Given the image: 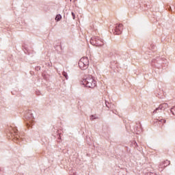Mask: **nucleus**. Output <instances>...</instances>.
<instances>
[{"instance_id": "obj_6", "label": "nucleus", "mask_w": 175, "mask_h": 175, "mask_svg": "<svg viewBox=\"0 0 175 175\" xmlns=\"http://www.w3.org/2000/svg\"><path fill=\"white\" fill-rule=\"evenodd\" d=\"M61 18H62V16H61V14H57L55 17L56 21H61Z\"/></svg>"}, {"instance_id": "obj_7", "label": "nucleus", "mask_w": 175, "mask_h": 175, "mask_svg": "<svg viewBox=\"0 0 175 175\" xmlns=\"http://www.w3.org/2000/svg\"><path fill=\"white\" fill-rule=\"evenodd\" d=\"M62 75H63V76L65 77L66 79L68 80V73H66V72L64 71Z\"/></svg>"}, {"instance_id": "obj_3", "label": "nucleus", "mask_w": 175, "mask_h": 175, "mask_svg": "<svg viewBox=\"0 0 175 175\" xmlns=\"http://www.w3.org/2000/svg\"><path fill=\"white\" fill-rule=\"evenodd\" d=\"M88 65H90V61L88 60V57H82L81 58L79 62V66L80 69L82 70H85L88 68Z\"/></svg>"}, {"instance_id": "obj_9", "label": "nucleus", "mask_w": 175, "mask_h": 175, "mask_svg": "<svg viewBox=\"0 0 175 175\" xmlns=\"http://www.w3.org/2000/svg\"><path fill=\"white\" fill-rule=\"evenodd\" d=\"M72 16L73 17V20H75V18L76 17V16L75 15L74 12H72Z\"/></svg>"}, {"instance_id": "obj_5", "label": "nucleus", "mask_w": 175, "mask_h": 175, "mask_svg": "<svg viewBox=\"0 0 175 175\" xmlns=\"http://www.w3.org/2000/svg\"><path fill=\"white\" fill-rule=\"evenodd\" d=\"M122 33V25L119 24L116 27L115 33L116 35H121Z\"/></svg>"}, {"instance_id": "obj_1", "label": "nucleus", "mask_w": 175, "mask_h": 175, "mask_svg": "<svg viewBox=\"0 0 175 175\" xmlns=\"http://www.w3.org/2000/svg\"><path fill=\"white\" fill-rule=\"evenodd\" d=\"M81 82L83 85L88 87V88H95L96 87V81H95V79L92 75H88Z\"/></svg>"}, {"instance_id": "obj_4", "label": "nucleus", "mask_w": 175, "mask_h": 175, "mask_svg": "<svg viewBox=\"0 0 175 175\" xmlns=\"http://www.w3.org/2000/svg\"><path fill=\"white\" fill-rule=\"evenodd\" d=\"M167 107V104H166V103L161 104L159 106V107L156 108L153 111V114H157L158 113H161V111H162V110H163L164 109H166Z\"/></svg>"}, {"instance_id": "obj_8", "label": "nucleus", "mask_w": 175, "mask_h": 175, "mask_svg": "<svg viewBox=\"0 0 175 175\" xmlns=\"http://www.w3.org/2000/svg\"><path fill=\"white\" fill-rule=\"evenodd\" d=\"M96 118H98L95 117L94 115H92V116H90V120H95V119H96Z\"/></svg>"}, {"instance_id": "obj_2", "label": "nucleus", "mask_w": 175, "mask_h": 175, "mask_svg": "<svg viewBox=\"0 0 175 175\" xmlns=\"http://www.w3.org/2000/svg\"><path fill=\"white\" fill-rule=\"evenodd\" d=\"M90 43L97 47H102L105 44V40L99 37H93L90 40Z\"/></svg>"}, {"instance_id": "obj_10", "label": "nucleus", "mask_w": 175, "mask_h": 175, "mask_svg": "<svg viewBox=\"0 0 175 175\" xmlns=\"http://www.w3.org/2000/svg\"><path fill=\"white\" fill-rule=\"evenodd\" d=\"M161 122H166V120H161Z\"/></svg>"}]
</instances>
